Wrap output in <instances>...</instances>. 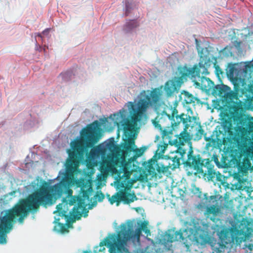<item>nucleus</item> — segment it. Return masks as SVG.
I'll return each instance as SVG.
<instances>
[{
	"instance_id": "nucleus-1",
	"label": "nucleus",
	"mask_w": 253,
	"mask_h": 253,
	"mask_svg": "<svg viewBox=\"0 0 253 253\" xmlns=\"http://www.w3.org/2000/svg\"><path fill=\"white\" fill-rule=\"evenodd\" d=\"M65 192L69 195L72 193L69 189L66 180L54 185H49L44 182L38 189L7 210L4 215L0 217V243H6L5 234L12 229L15 218L19 217V221L22 222L29 212L37 211L40 206L47 208L52 206Z\"/></svg>"
},
{
	"instance_id": "nucleus-2",
	"label": "nucleus",
	"mask_w": 253,
	"mask_h": 253,
	"mask_svg": "<svg viewBox=\"0 0 253 253\" xmlns=\"http://www.w3.org/2000/svg\"><path fill=\"white\" fill-rule=\"evenodd\" d=\"M178 104L177 100L174 101L171 104H169L167 110L169 113H166V115L171 121V126L172 127V129H174L181 123H182L185 128L184 130L179 134L174 141V145L177 147L176 150L170 152L169 155L167 156L168 159L165 160V161L169 160L170 162H169L168 165H165L164 162L160 163L157 160L152 161L153 164L150 163V170L152 169L154 170L156 169L158 172L160 173L166 172L169 169H174L179 167L180 165V160L184 159L186 152V149L182 146L185 143H189L191 140L190 135L186 130L190 126V123L194 119V117L184 113L178 115L177 109Z\"/></svg>"
},
{
	"instance_id": "nucleus-3",
	"label": "nucleus",
	"mask_w": 253,
	"mask_h": 253,
	"mask_svg": "<svg viewBox=\"0 0 253 253\" xmlns=\"http://www.w3.org/2000/svg\"><path fill=\"white\" fill-rule=\"evenodd\" d=\"M100 130L99 123L95 121L82 129L80 140H75L71 143L72 150H68L69 157L66 163L67 172L72 173L78 167L86 148H91L90 152L86 153V158L89 161L95 159L103 153V149L100 145L94 146L101 138Z\"/></svg>"
},
{
	"instance_id": "nucleus-4",
	"label": "nucleus",
	"mask_w": 253,
	"mask_h": 253,
	"mask_svg": "<svg viewBox=\"0 0 253 253\" xmlns=\"http://www.w3.org/2000/svg\"><path fill=\"white\" fill-rule=\"evenodd\" d=\"M64 180H67L69 189L71 190L73 192V190L70 187V182L68 179L63 178L59 183ZM77 185L78 187H80V194L79 195L72 196L73 192L71 194L69 195L67 192H64L60 197V198H61L64 194H67L68 196H71L69 202V204L70 206L74 205L76 203H77V206H75L73 208L72 211L69 212L70 216L67 213V211H66L63 209L62 204H59L56 206V212H58L59 216L64 217L67 222H69L71 220V215H73L75 219L79 220L81 219L83 214V216L84 217H86L88 215L87 213L88 211L85 208L86 204L85 200H90L89 197L93 192L92 186L88 181L84 179L79 182ZM58 199H59V198Z\"/></svg>"
},
{
	"instance_id": "nucleus-5",
	"label": "nucleus",
	"mask_w": 253,
	"mask_h": 253,
	"mask_svg": "<svg viewBox=\"0 0 253 253\" xmlns=\"http://www.w3.org/2000/svg\"><path fill=\"white\" fill-rule=\"evenodd\" d=\"M202 231L200 228L196 227L181 229L175 232L169 230L164 235L163 240L165 244L171 243L174 241H180L188 249L191 242H196L199 243L204 239Z\"/></svg>"
},
{
	"instance_id": "nucleus-6",
	"label": "nucleus",
	"mask_w": 253,
	"mask_h": 253,
	"mask_svg": "<svg viewBox=\"0 0 253 253\" xmlns=\"http://www.w3.org/2000/svg\"><path fill=\"white\" fill-rule=\"evenodd\" d=\"M183 163L186 166L195 170V174H201L204 176L207 175L209 180H213L216 174L212 160L203 159L200 155L194 154L191 146L187 154V159Z\"/></svg>"
},
{
	"instance_id": "nucleus-7",
	"label": "nucleus",
	"mask_w": 253,
	"mask_h": 253,
	"mask_svg": "<svg viewBox=\"0 0 253 253\" xmlns=\"http://www.w3.org/2000/svg\"><path fill=\"white\" fill-rule=\"evenodd\" d=\"M208 62L200 60L198 64L194 65L192 68L187 67V77H189L194 84L206 91L213 90L215 85L210 78L205 77L209 74L208 70Z\"/></svg>"
},
{
	"instance_id": "nucleus-8",
	"label": "nucleus",
	"mask_w": 253,
	"mask_h": 253,
	"mask_svg": "<svg viewBox=\"0 0 253 253\" xmlns=\"http://www.w3.org/2000/svg\"><path fill=\"white\" fill-rule=\"evenodd\" d=\"M162 88L163 86H161L153 89L150 95H146L144 98L138 101L137 107L133 103L130 102L131 110L133 111L132 120L134 122H140L142 120L149 106H157L159 104L162 95Z\"/></svg>"
},
{
	"instance_id": "nucleus-9",
	"label": "nucleus",
	"mask_w": 253,
	"mask_h": 253,
	"mask_svg": "<svg viewBox=\"0 0 253 253\" xmlns=\"http://www.w3.org/2000/svg\"><path fill=\"white\" fill-rule=\"evenodd\" d=\"M133 236V230L127 228L126 225H123L117 235L113 234L109 237L106 238L103 242L100 243V246H107L109 248L110 253H122V251L125 250V244Z\"/></svg>"
},
{
	"instance_id": "nucleus-10",
	"label": "nucleus",
	"mask_w": 253,
	"mask_h": 253,
	"mask_svg": "<svg viewBox=\"0 0 253 253\" xmlns=\"http://www.w3.org/2000/svg\"><path fill=\"white\" fill-rule=\"evenodd\" d=\"M177 74L178 77H174L165 84L164 91L167 97L173 96L175 93H178L182 84L187 80V74H189L187 66H179Z\"/></svg>"
},
{
	"instance_id": "nucleus-11",
	"label": "nucleus",
	"mask_w": 253,
	"mask_h": 253,
	"mask_svg": "<svg viewBox=\"0 0 253 253\" xmlns=\"http://www.w3.org/2000/svg\"><path fill=\"white\" fill-rule=\"evenodd\" d=\"M219 240L220 242L211 245L212 253H224L226 245L234 242L240 244L243 241V238H239L228 231H223L220 232Z\"/></svg>"
},
{
	"instance_id": "nucleus-12",
	"label": "nucleus",
	"mask_w": 253,
	"mask_h": 253,
	"mask_svg": "<svg viewBox=\"0 0 253 253\" xmlns=\"http://www.w3.org/2000/svg\"><path fill=\"white\" fill-rule=\"evenodd\" d=\"M132 113H131V120L126 119V116L123 112L121 111L119 113L114 114L113 120H114V124H116L118 127L120 126H123L124 134L126 137L128 138L132 137L131 135L134 128V125H136L138 122H134L132 120V116L133 114V111L132 110Z\"/></svg>"
},
{
	"instance_id": "nucleus-13",
	"label": "nucleus",
	"mask_w": 253,
	"mask_h": 253,
	"mask_svg": "<svg viewBox=\"0 0 253 253\" xmlns=\"http://www.w3.org/2000/svg\"><path fill=\"white\" fill-rule=\"evenodd\" d=\"M121 152L122 153V163L124 165H127L126 158L129 156V153L133 152L135 153V158L141 156L144 152V149L142 148L134 149L135 142L133 137H129L125 140V142L122 145Z\"/></svg>"
},
{
	"instance_id": "nucleus-14",
	"label": "nucleus",
	"mask_w": 253,
	"mask_h": 253,
	"mask_svg": "<svg viewBox=\"0 0 253 253\" xmlns=\"http://www.w3.org/2000/svg\"><path fill=\"white\" fill-rule=\"evenodd\" d=\"M122 153L121 150L117 151L116 153H113L108 155L105 160H103L101 164V169L104 171H110L115 167H122L124 170L126 165H124L122 162Z\"/></svg>"
},
{
	"instance_id": "nucleus-15",
	"label": "nucleus",
	"mask_w": 253,
	"mask_h": 253,
	"mask_svg": "<svg viewBox=\"0 0 253 253\" xmlns=\"http://www.w3.org/2000/svg\"><path fill=\"white\" fill-rule=\"evenodd\" d=\"M137 198L135 195L130 194L126 190H121L115 193L111 197L109 198V201L111 204H113L115 202L118 206L120 202H123L124 204H128L136 200Z\"/></svg>"
},
{
	"instance_id": "nucleus-16",
	"label": "nucleus",
	"mask_w": 253,
	"mask_h": 253,
	"mask_svg": "<svg viewBox=\"0 0 253 253\" xmlns=\"http://www.w3.org/2000/svg\"><path fill=\"white\" fill-rule=\"evenodd\" d=\"M212 94L214 95H218L223 100L229 101L234 99L235 93H231L230 87L223 84L216 85L212 90Z\"/></svg>"
},
{
	"instance_id": "nucleus-17",
	"label": "nucleus",
	"mask_w": 253,
	"mask_h": 253,
	"mask_svg": "<svg viewBox=\"0 0 253 253\" xmlns=\"http://www.w3.org/2000/svg\"><path fill=\"white\" fill-rule=\"evenodd\" d=\"M126 169L124 170L123 168H122V169L124 171V173L122 177H120L119 180L118 181V183L119 185L125 189L127 188H130L132 186V183L130 182V172L127 171L126 170Z\"/></svg>"
},
{
	"instance_id": "nucleus-18",
	"label": "nucleus",
	"mask_w": 253,
	"mask_h": 253,
	"mask_svg": "<svg viewBox=\"0 0 253 253\" xmlns=\"http://www.w3.org/2000/svg\"><path fill=\"white\" fill-rule=\"evenodd\" d=\"M153 124L156 128L159 129L161 131L163 139L164 140L168 139H169V143L170 142V139L173 134L172 129L169 127V129H163V127L159 124V121H157V118H155V119L153 120Z\"/></svg>"
},
{
	"instance_id": "nucleus-19",
	"label": "nucleus",
	"mask_w": 253,
	"mask_h": 253,
	"mask_svg": "<svg viewBox=\"0 0 253 253\" xmlns=\"http://www.w3.org/2000/svg\"><path fill=\"white\" fill-rule=\"evenodd\" d=\"M244 75L247 78L251 77L253 74V62L250 61L246 63L243 69Z\"/></svg>"
},
{
	"instance_id": "nucleus-20",
	"label": "nucleus",
	"mask_w": 253,
	"mask_h": 253,
	"mask_svg": "<svg viewBox=\"0 0 253 253\" xmlns=\"http://www.w3.org/2000/svg\"><path fill=\"white\" fill-rule=\"evenodd\" d=\"M249 119L244 115H241L238 118V125L240 130H245Z\"/></svg>"
},
{
	"instance_id": "nucleus-21",
	"label": "nucleus",
	"mask_w": 253,
	"mask_h": 253,
	"mask_svg": "<svg viewBox=\"0 0 253 253\" xmlns=\"http://www.w3.org/2000/svg\"><path fill=\"white\" fill-rule=\"evenodd\" d=\"M239 79L237 81L236 80H232L233 81V84H234V91H232L231 90V93H235V94H234L235 95H234V99H238V94H239V92L240 90V86H241V84H240V83H241V82L239 81L238 83L237 82L238 81Z\"/></svg>"
},
{
	"instance_id": "nucleus-22",
	"label": "nucleus",
	"mask_w": 253,
	"mask_h": 253,
	"mask_svg": "<svg viewBox=\"0 0 253 253\" xmlns=\"http://www.w3.org/2000/svg\"><path fill=\"white\" fill-rule=\"evenodd\" d=\"M196 99V98L192 94L189 93L188 92H185L184 94V102L186 104H189L195 103Z\"/></svg>"
},
{
	"instance_id": "nucleus-23",
	"label": "nucleus",
	"mask_w": 253,
	"mask_h": 253,
	"mask_svg": "<svg viewBox=\"0 0 253 253\" xmlns=\"http://www.w3.org/2000/svg\"><path fill=\"white\" fill-rule=\"evenodd\" d=\"M139 24L135 20H129L127 22L125 26V30L127 31H130L132 29L137 27Z\"/></svg>"
},
{
	"instance_id": "nucleus-24",
	"label": "nucleus",
	"mask_w": 253,
	"mask_h": 253,
	"mask_svg": "<svg viewBox=\"0 0 253 253\" xmlns=\"http://www.w3.org/2000/svg\"><path fill=\"white\" fill-rule=\"evenodd\" d=\"M236 69L234 67H229L227 70V76L232 80H238V78L235 76Z\"/></svg>"
},
{
	"instance_id": "nucleus-25",
	"label": "nucleus",
	"mask_w": 253,
	"mask_h": 253,
	"mask_svg": "<svg viewBox=\"0 0 253 253\" xmlns=\"http://www.w3.org/2000/svg\"><path fill=\"white\" fill-rule=\"evenodd\" d=\"M167 147L168 144L164 142H163L162 144H159L156 150V153L159 155L163 154Z\"/></svg>"
},
{
	"instance_id": "nucleus-26",
	"label": "nucleus",
	"mask_w": 253,
	"mask_h": 253,
	"mask_svg": "<svg viewBox=\"0 0 253 253\" xmlns=\"http://www.w3.org/2000/svg\"><path fill=\"white\" fill-rule=\"evenodd\" d=\"M126 4V12L125 14L126 16H127L129 13L130 10L133 8V3L131 1L129 0H126L125 1Z\"/></svg>"
},
{
	"instance_id": "nucleus-27",
	"label": "nucleus",
	"mask_w": 253,
	"mask_h": 253,
	"mask_svg": "<svg viewBox=\"0 0 253 253\" xmlns=\"http://www.w3.org/2000/svg\"><path fill=\"white\" fill-rule=\"evenodd\" d=\"M204 134V130L202 128V126L200 124L198 127V129L196 132V135L198 139L202 138L203 135Z\"/></svg>"
},
{
	"instance_id": "nucleus-28",
	"label": "nucleus",
	"mask_w": 253,
	"mask_h": 253,
	"mask_svg": "<svg viewBox=\"0 0 253 253\" xmlns=\"http://www.w3.org/2000/svg\"><path fill=\"white\" fill-rule=\"evenodd\" d=\"M94 197L96 199H97V201L99 202L103 201L105 198L104 194L101 191H97Z\"/></svg>"
},
{
	"instance_id": "nucleus-29",
	"label": "nucleus",
	"mask_w": 253,
	"mask_h": 253,
	"mask_svg": "<svg viewBox=\"0 0 253 253\" xmlns=\"http://www.w3.org/2000/svg\"><path fill=\"white\" fill-rule=\"evenodd\" d=\"M224 129L225 131H227L229 135L230 136H232L233 135V132H232V126L231 123H228V126H226V125L224 126Z\"/></svg>"
},
{
	"instance_id": "nucleus-30",
	"label": "nucleus",
	"mask_w": 253,
	"mask_h": 253,
	"mask_svg": "<svg viewBox=\"0 0 253 253\" xmlns=\"http://www.w3.org/2000/svg\"><path fill=\"white\" fill-rule=\"evenodd\" d=\"M248 129L250 130H253V117H251V119H249L245 130H247Z\"/></svg>"
},
{
	"instance_id": "nucleus-31",
	"label": "nucleus",
	"mask_w": 253,
	"mask_h": 253,
	"mask_svg": "<svg viewBox=\"0 0 253 253\" xmlns=\"http://www.w3.org/2000/svg\"><path fill=\"white\" fill-rule=\"evenodd\" d=\"M242 42L241 41H235L233 42L234 46L237 48H240Z\"/></svg>"
},
{
	"instance_id": "nucleus-32",
	"label": "nucleus",
	"mask_w": 253,
	"mask_h": 253,
	"mask_svg": "<svg viewBox=\"0 0 253 253\" xmlns=\"http://www.w3.org/2000/svg\"><path fill=\"white\" fill-rule=\"evenodd\" d=\"M141 229L140 228H138L136 229L135 235L138 238H139L141 233Z\"/></svg>"
},
{
	"instance_id": "nucleus-33",
	"label": "nucleus",
	"mask_w": 253,
	"mask_h": 253,
	"mask_svg": "<svg viewBox=\"0 0 253 253\" xmlns=\"http://www.w3.org/2000/svg\"><path fill=\"white\" fill-rule=\"evenodd\" d=\"M147 223L145 221L142 222L141 224V230H144L145 229H146L147 228Z\"/></svg>"
},
{
	"instance_id": "nucleus-34",
	"label": "nucleus",
	"mask_w": 253,
	"mask_h": 253,
	"mask_svg": "<svg viewBox=\"0 0 253 253\" xmlns=\"http://www.w3.org/2000/svg\"><path fill=\"white\" fill-rule=\"evenodd\" d=\"M208 212L210 213H214L215 212V208L212 207L209 208L208 210Z\"/></svg>"
},
{
	"instance_id": "nucleus-35",
	"label": "nucleus",
	"mask_w": 253,
	"mask_h": 253,
	"mask_svg": "<svg viewBox=\"0 0 253 253\" xmlns=\"http://www.w3.org/2000/svg\"><path fill=\"white\" fill-rule=\"evenodd\" d=\"M145 233H150V230L149 229H148L147 228L146 229H145L144 230H143Z\"/></svg>"
},
{
	"instance_id": "nucleus-36",
	"label": "nucleus",
	"mask_w": 253,
	"mask_h": 253,
	"mask_svg": "<svg viewBox=\"0 0 253 253\" xmlns=\"http://www.w3.org/2000/svg\"><path fill=\"white\" fill-rule=\"evenodd\" d=\"M48 30H49V29H46L42 32V33L45 34V33L48 32Z\"/></svg>"
},
{
	"instance_id": "nucleus-37",
	"label": "nucleus",
	"mask_w": 253,
	"mask_h": 253,
	"mask_svg": "<svg viewBox=\"0 0 253 253\" xmlns=\"http://www.w3.org/2000/svg\"><path fill=\"white\" fill-rule=\"evenodd\" d=\"M65 230H66L65 227L64 226H62V228H61V231H62V232H64V231H65Z\"/></svg>"
},
{
	"instance_id": "nucleus-38",
	"label": "nucleus",
	"mask_w": 253,
	"mask_h": 253,
	"mask_svg": "<svg viewBox=\"0 0 253 253\" xmlns=\"http://www.w3.org/2000/svg\"><path fill=\"white\" fill-rule=\"evenodd\" d=\"M37 36L40 37H42V35H41V34L40 33L37 34Z\"/></svg>"
}]
</instances>
